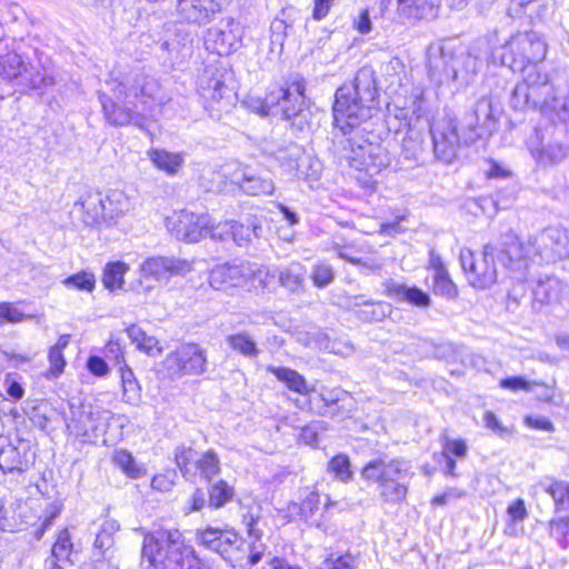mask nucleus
I'll use <instances>...</instances> for the list:
<instances>
[{
	"mask_svg": "<svg viewBox=\"0 0 569 569\" xmlns=\"http://www.w3.org/2000/svg\"><path fill=\"white\" fill-rule=\"evenodd\" d=\"M142 536L141 559L153 569H201L191 547L186 546L178 529H137Z\"/></svg>",
	"mask_w": 569,
	"mask_h": 569,
	"instance_id": "obj_4",
	"label": "nucleus"
},
{
	"mask_svg": "<svg viewBox=\"0 0 569 569\" xmlns=\"http://www.w3.org/2000/svg\"><path fill=\"white\" fill-rule=\"evenodd\" d=\"M233 497V488L230 487L226 481L219 480L211 485L209 489V506L213 508H220L230 501Z\"/></svg>",
	"mask_w": 569,
	"mask_h": 569,
	"instance_id": "obj_45",
	"label": "nucleus"
},
{
	"mask_svg": "<svg viewBox=\"0 0 569 569\" xmlns=\"http://www.w3.org/2000/svg\"><path fill=\"white\" fill-rule=\"evenodd\" d=\"M507 515L513 523L522 522L528 517L525 501L519 498L511 502L507 508Z\"/></svg>",
	"mask_w": 569,
	"mask_h": 569,
	"instance_id": "obj_63",
	"label": "nucleus"
},
{
	"mask_svg": "<svg viewBox=\"0 0 569 569\" xmlns=\"http://www.w3.org/2000/svg\"><path fill=\"white\" fill-rule=\"evenodd\" d=\"M378 92L375 72L363 67L356 73L350 84H343L336 91L333 122L347 134L351 129L372 118L378 110Z\"/></svg>",
	"mask_w": 569,
	"mask_h": 569,
	"instance_id": "obj_3",
	"label": "nucleus"
},
{
	"mask_svg": "<svg viewBox=\"0 0 569 569\" xmlns=\"http://www.w3.org/2000/svg\"><path fill=\"white\" fill-rule=\"evenodd\" d=\"M399 11L413 19H427L435 16L431 0H398Z\"/></svg>",
	"mask_w": 569,
	"mask_h": 569,
	"instance_id": "obj_28",
	"label": "nucleus"
},
{
	"mask_svg": "<svg viewBox=\"0 0 569 569\" xmlns=\"http://www.w3.org/2000/svg\"><path fill=\"white\" fill-rule=\"evenodd\" d=\"M128 270V264L122 261L107 263L102 277L104 287L109 290L121 288L123 283V277Z\"/></svg>",
	"mask_w": 569,
	"mask_h": 569,
	"instance_id": "obj_36",
	"label": "nucleus"
},
{
	"mask_svg": "<svg viewBox=\"0 0 569 569\" xmlns=\"http://www.w3.org/2000/svg\"><path fill=\"white\" fill-rule=\"evenodd\" d=\"M243 523L247 527L248 537L251 539L248 545V560L253 566L261 560L266 551V545L261 541L262 531L257 528L258 518L251 513L244 515Z\"/></svg>",
	"mask_w": 569,
	"mask_h": 569,
	"instance_id": "obj_25",
	"label": "nucleus"
},
{
	"mask_svg": "<svg viewBox=\"0 0 569 569\" xmlns=\"http://www.w3.org/2000/svg\"><path fill=\"white\" fill-rule=\"evenodd\" d=\"M258 229L260 228L257 226H244L232 220V232L230 239L240 247L247 246L251 241L252 233H256Z\"/></svg>",
	"mask_w": 569,
	"mask_h": 569,
	"instance_id": "obj_57",
	"label": "nucleus"
},
{
	"mask_svg": "<svg viewBox=\"0 0 569 569\" xmlns=\"http://www.w3.org/2000/svg\"><path fill=\"white\" fill-rule=\"evenodd\" d=\"M91 420V413L87 411H79L77 416L74 415L70 422L67 423V428L73 433L77 438L87 439L90 437V431H93V426H88V422Z\"/></svg>",
	"mask_w": 569,
	"mask_h": 569,
	"instance_id": "obj_46",
	"label": "nucleus"
},
{
	"mask_svg": "<svg viewBox=\"0 0 569 569\" xmlns=\"http://www.w3.org/2000/svg\"><path fill=\"white\" fill-rule=\"evenodd\" d=\"M269 370L277 377L278 380L286 383L290 390L300 395H307L309 392L306 379L296 370L284 367L270 368Z\"/></svg>",
	"mask_w": 569,
	"mask_h": 569,
	"instance_id": "obj_31",
	"label": "nucleus"
},
{
	"mask_svg": "<svg viewBox=\"0 0 569 569\" xmlns=\"http://www.w3.org/2000/svg\"><path fill=\"white\" fill-rule=\"evenodd\" d=\"M468 451L467 443L462 439L451 440L446 438L442 456H456L457 458L466 457Z\"/></svg>",
	"mask_w": 569,
	"mask_h": 569,
	"instance_id": "obj_61",
	"label": "nucleus"
},
{
	"mask_svg": "<svg viewBox=\"0 0 569 569\" xmlns=\"http://www.w3.org/2000/svg\"><path fill=\"white\" fill-rule=\"evenodd\" d=\"M468 127L470 133L468 134V139L465 140L466 143L473 142L478 138L481 137V133L478 131L479 126L490 130L492 122V104L491 100L482 97L480 98L472 114L469 116Z\"/></svg>",
	"mask_w": 569,
	"mask_h": 569,
	"instance_id": "obj_23",
	"label": "nucleus"
},
{
	"mask_svg": "<svg viewBox=\"0 0 569 569\" xmlns=\"http://www.w3.org/2000/svg\"><path fill=\"white\" fill-rule=\"evenodd\" d=\"M549 101L550 110L545 111L543 116L552 122L560 121L569 124V94L558 97L553 92Z\"/></svg>",
	"mask_w": 569,
	"mask_h": 569,
	"instance_id": "obj_38",
	"label": "nucleus"
},
{
	"mask_svg": "<svg viewBox=\"0 0 569 569\" xmlns=\"http://www.w3.org/2000/svg\"><path fill=\"white\" fill-rule=\"evenodd\" d=\"M191 271V263L186 259L176 257H151L146 259L139 268L140 286L143 280H153L167 283L172 277L184 276Z\"/></svg>",
	"mask_w": 569,
	"mask_h": 569,
	"instance_id": "obj_12",
	"label": "nucleus"
},
{
	"mask_svg": "<svg viewBox=\"0 0 569 569\" xmlns=\"http://www.w3.org/2000/svg\"><path fill=\"white\" fill-rule=\"evenodd\" d=\"M163 367L171 378L202 375L207 370L206 350L198 343H182L167 355Z\"/></svg>",
	"mask_w": 569,
	"mask_h": 569,
	"instance_id": "obj_10",
	"label": "nucleus"
},
{
	"mask_svg": "<svg viewBox=\"0 0 569 569\" xmlns=\"http://www.w3.org/2000/svg\"><path fill=\"white\" fill-rule=\"evenodd\" d=\"M229 77L228 70L219 61L208 63L199 76L198 90L212 118L219 119L234 103L233 89L227 84Z\"/></svg>",
	"mask_w": 569,
	"mask_h": 569,
	"instance_id": "obj_7",
	"label": "nucleus"
},
{
	"mask_svg": "<svg viewBox=\"0 0 569 569\" xmlns=\"http://www.w3.org/2000/svg\"><path fill=\"white\" fill-rule=\"evenodd\" d=\"M523 251L517 234L512 230H508L501 234L497 243L485 244L482 252L462 249L459 259L469 284L485 290L497 282L495 254L505 267L512 268L515 263L522 261L527 254Z\"/></svg>",
	"mask_w": 569,
	"mask_h": 569,
	"instance_id": "obj_2",
	"label": "nucleus"
},
{
	"mask_svg": "<svg viewBox=\"0 0 569 569\" xmlns=\"http://www.w3.org/2000/svg\"><path fill=\"white\" fill-rule=\"evenodd\" d=\"M199 470L208 481L220 471L219 459L214 451L209 450L198 458L194 472Z\"/></svg>",
	"mask_w": 569,
	"mask_h": 569,
	"instance_id": "obj_49",
	"label": "nucleus"
},
{
	"mask_svg": "<svg viewBox=\"0 0 569 569\" xmlns=\"http://www.w3.org/2000/svg\"><path fill=\"white\" fill-rule=\"evenodd\" d=\"M114 549V539L98 532L93 542L92 569H119Z\"/></svg>",
	"mask_w": 569,
	"mask_h": 569,
	"instance_id": "obj_21",
	"label": "nucleus"
},
{
	"mask_svg": "<svg viewBox=\"0 0 569 569\" xmlns=\"http://www.w3.org/2000/svg\"><path fill=\"white\" fill-rule=\"evenodd\" d=\"M72 550L73 543L70 532L64 528L58 532L57 539L51 548V556L48 559H54L57 561L66 559L70 561Z\"/></svg>",
	"mask_w": 569,
	"mask_h": 569,
	"instance_id": "obj_43",
	"label": "nucleus"
},
{
	"mask_svg": "<svg viewBox=\"0 0 569 569\" xmlns=\"http://www.w3.org/2000/svg\"><path fill=\"white\" fill-rule=\"evenodd\" d=\"M148 154L152 163L168 174H176L183 163L181 153L169 152L162 149H151Z\"/></svg>",
	"mask_w": 569,
	"mask_h": 569,
	"instance_id": "obj_26",
	"label": "nucleus"
},
{
	"mask_svg": "<svg viewBox=\"0 0 569 569\" xmlns=\"http://www.w3.org/2000/svg\"><path fill=\"white\" fill-rule=\"evenodd\" d=\"M219 9L220 4L214 0H177V11L188 23H206Z\"/></svg>",
	"mask_w": 569,
	"mask_h": 569,
	"instance_id": "obj_18",
	"label": "nucleus"
},
{
	"mask_svg": "<svg viewBox=\"0 0 569 569\" xmlns=\"http://www.w3.org/2000/svg\"><path fill=\"white\" fill-rule=\"evenodd\" d=\"M251 269L244 264H220L209 276V283L214 290H228L242 286L249 278Z\"/></svg>",
	"mask_w": 569,
	"mask_h": 569,
	"instance_id": "obj_17",
	"label": "nucleus"
},
{
	"mask_svg": "<svg viewBox=\"0 0 569 569\" xmlns=\"http://www.w3.org/2000/svg\"><path fill=\"white\" fill-rule=\"evenodd\" d=\"M550 535L558 539L565 548L567 546V535H569V517L553 519L549 525Z\"/></svg>",
	"mask_w": 569,
	"mask_h": 569,
	"instance_id": "obj_58",
	"label": "nucleus"
},
{
	"mask_svg": "<svg viewBox=\"0 0 569 569\" xmlns=\"http://www.w3.org/2000/svg\"><path fill=\"white\" fill-rule=\"evenodd\" d=\"M545 490L552 498L556 512H569V482L553 481Z\"/></svg>",
	"mask_w": 569,
	"mask_h": 569,
	"instance_id": "obj_41",
	"label": "nucleus"
},
{
	"mask_svg": "<svg viewBox=\"0 0 569 569\" xmlns=\"http://www.w3.org/2000/svg\"><path fill=\"white\" fill-rule=\"evenodd\" d=\"M361 297H355V306L363 307L359 311V318L365 321H380L388 312H390V305L385 302H375L371 300H361Z\"/></svg>",
	"mask_w": 569,
	"mask_h": 569,
	"instance_id": "obj_33",
	"label": "nucleus"
},
{
	"mask_svg": "<svg viewBox=\"0 0 569 569\" xmlns=\"http://www.w3.org/2000/svg\"><path fill=\"white\" fill-rule=\"evenodd\" d=\"M306 81L299 73H291L282 86L268 91L261 101L259 112L262 116L280 117L292 121L298 130L307 124Z\"/></svg>",
	"mask_w": 569,
	"mask_h": 569,
	"instance_id": "obj_6",
	"label": "nucleus"
},
{
	"mask_svg": "<svg viewBox=\"0 0 569 569\" xmlns=\"http://www.w3.org/2000/svg\"><path fill=\"white\" fill-rule=\"evenodd\" d=\"M530 76V91L529 100L531 109H539L543 114L545 111H549V100L555 91L549 78L546 73H541L537 67L527 72Z\"/></svg>",
	"mask_w": 569,
	"mask_h": 569,
	"instance_id": "obj_20",
	"label": "nucleus"
},
{
	"mask_svg": "<svg viewBox=\"0 0 569 569\" xmlns=\"http://www.w3.org/2000/svg\"><path fill=\"white\" fill-rule=\"evenodd\" d=\"M319 397L326 407V409L320 413L323 416L329 415L331 417L338 416L340 410L345 408L346 402L350 400L349 395L341 389L325 390L319 395Z\"/></svg>",
	"mask_w": 569,
	"mask_h": 569,
	"instance_id": "obj_29",
	"label": "nucleus"
},
{
	"mask_svg": "<svg viewBox=\"0 0 569 569\" xmlns=\"http://www.w3.org/2000/svg\"><path fill=\"white\" fill-rule=\"evenodd\" d=\"M27 67L22 58L16 52H8L0 56V76L7 80L23 78Z\"/></svg>",
	"mask_w": 569,
	"mask_h": 569,
	"instance_id": "obj_27",
	"label": "nucleus"
},
{
	"mask_svg": "<svg viewBox=\"0 0 569 569\" xmlns=\"http://www.w3.org/2000/svg\"><path fill=\"white\" fill-rule=\"evenodd\" d=\"M305 268L299 262H292L279 271V281L289 291L299 290L305 281Z\"/></svg>",
	"mask_w": 569,
	"mask_h": 569,
	"instance_id": "obj_32",
	"label": "nucleus"
},
{
	"mask_svg": "<svg viewBox=\"0 0 569 569\" xmlns=\"http://www.w3.org/2000/svg\"><path fill=\"white\" fill-rule=\"evenodd\" d=\"M169 232L178 240L196 243L203 239L210 228V216L181 210L166 219Z\"/></svg>",
	"mask_w": 569,
	"mask_h": 569,
	"instance_id": "obj_11",
	"label": "nucleus"
},
{
	"mask_svg": "<svg viewBox=\"0 0 569 569\" xmlns=\"http://www.w3.org/2000/svg\"><path fill=\"white\" fill-rule=\"evenodd\" d=\"M232 232V220H227L223 222H219L214 224L212 219L210 218V228H208V233L211 239L219 241H228L231 238Z\"/></svg>",
	"mask_w": 569,
	"mask_h": 569,
	"instance_id": "obj_59",
	"label": "nucleus"
},
{
	"mask_svg": "<svg viewBox=\"0 0 569 569\" xmlns=\"http://www.w3.org/2000/svg\"><path fill=\"white\" fill-rule=\"evenodd\" d=\"M112 96L104 92L99 94L102 111L109 124L122 127L134 124L144 128L148 119L158 116L162 104L159 82L147 76L143 70L136 69L121 81L108 82Z\"/></svg>",
	"mask_w": 569,
	"mask_h": 569,
	"instance_id": "obj_1",
	"label": "nucleus"
},
{
	"mask_svg": "<svg viewBox=\"0 0 569 569\" xmlns=\"http://www.w3.org/2000/svg\"><path fill=\"white\" fill-rule=\"evenodd\" d=\"M558 281L557 279H546L539 281L533 289V296L540 302L549 303L557 297Z\"/></svg>",
	"mask_w": 569,
	"mask_h": 569,
	"instance_id": "obj_54",
	"label": "nucleus"
},
{
	"mask_svg": "<svg viewBox=\"0 0 569 569\" xmlns=\"http://www.w3.org/2000/svg\"><path fill=\"white\" fill-rule=\"evenodd\" d=\"M233 174L234 167L231 166L208 168L202 171L199 182L206 191L219 193L236 184Z\"/></svg>",
	"mask_w": 569,
	"mask_h": 569,
	"instance_id": "obj_22",
	"label": "nucleus"
},
{
	"mask_svg": "<svg viewBox=\"0 0 569 569\" xmlns=\"http://www.w3.org/2000/svg\"><path fill=\"white\" fill-rule=\"evenodd\" d=\"M530 76H526L523 81L519 82L513 89L510 98V104L516 110H525L531 108L529 100Z\"/></svg>",
	"mask_w": 569,
	"mask_h": 569,
	"instance_id": "obj_50",
	"label": "nucleus"
},
{
	"mask_svg": "<svg viewBox=\"0 0 569 569\" xmlns=\"http://www.w3.org/2000/svg\"><path fill=\"white\" fill-rule=\"evenodd\" d=\"M176 463L184 477L194 475L198 460V452L190 447H178L176 449Z\"/></svg>",
	"mask_w": 569,
	"mask_h": 569,
	"instance_id": "obj_42",
	"label": "nucleus"
},
{
	"mask_svg": "<svg viewBox=\"0 0 569 569\" xmlns=\"http://www.w3.org/2000/svg\"><path fill=\"white\" fill-rule=\"evenodd\" d=\"M430 133L433 141L436 157L451 163L458 153V150L468 137L461 138L457 131V124L451 119H443L435 124H430Z\"/></svg>",
	"mask_w": 569,
	"mask_h": 569,
	"instance_id": "obj_13",
	"label": "nucleus"
},
{
	"mask_svg": "<svg viewBox=\"0 0 569 569\" xmlns=\"http://www.w3.org/2000/svg\"><path fill=\"white\" fill-rule=\"evenodd\" d=\"M198 539L208 549L216 551L226 560H233V553L239 551L243 541L234 530H221L208 527L197 533Z\"/></svg>",
	"mask_w": 569,
	"mask_h": 569,
	"instance_id": "obj_16",
	"label": "nucleus"
},
{
	"mask_svg": "<svg viewBox=\"0 0 569 569\" xmlns=\"http://www.w3.org/2000/svg\"><path fill=\"white\" fill-rule=\"evenodd\" d=\"M63 284L68 288L91 292L94 289L96 279L92 273L82 271L66 278Z\"/></svg>",
	"mask_w": 569,
	"mask_h": 569,
	"instance_id": "obj_53",
	"label": "nucleus"
},
{
	"mask_svg": "<svg viewBox=\"0 0 569 569\" xmlns=\"http://www.w3.org/2000/svg\"><path fill=\"white\" fill-rule=\"evenodd\" d=\"M385 295L396 302H407L418 308H427L431 305L430 296L418 287H409L392 279L382 283Z\"/></svg>",
	"mask_w": 569,
	"mask_h": 569,
	"instance_id": "obj_19",
	"label": "nucleus"
},
{
	"mask_svg": "<svg viewBox=\"0 0 569 569\" xmlns=\"http://www.w3.org/2000/svg\"><path fill=\"white\" fill-rule=\"evenodd\" d=\"M361 478L370 486H376L379 501L397 506L406 501L412 477L410 465L401 458L382 455L369 460L360 471Z\"/></svg>",
	"mask_w": 569,
	"mask_h": 569,
	"instance_id": "obj_5",
	"label": "nucleus"
},
{
	"mask_svg": "<svg viewBox=\"0 0 569 569\" xmlns=\"http://www.w3.org/2000/svg\"><path fill=\"white\" fill-rule=\"evenodd\" d=\"M233 178L236 179L234 186L251 197L271 196L276 190L274 182L270 177L249 166H236Z\"/></svg>",
	"mask_w": 569,
	"mask_h": 569,
	"instance_id": "obj_15",
	"label": "nucleus"
},
{
	"mask_svg": "<svg viewBox=\"0 0 569 569\" xmlns=\"http://www.w3.org/2000/svg\"><path fill=\"white\" fill-rule=\"evenodd\" d=\"M526 254L522 260L539 256L547 263L569 258V234L565 229L549 227L530 237L527 244H522Z\"/></svg>",
	"mask_w": 569,
	"mask_h": 569,
	"instance_id": "obj_9",
	"label": "nucleus"
},
{
	"mask_svg": "<svg viewBox=\"0 0 569 569\" xmlns=\"http://www.w3.org/2000/svg\"><path fill=\"white\" fill-rule=\"evenodd\" d=\"M28 83L32 90H42L54 84V77L43 68V71H37L34 74L24 73L21 83Z\"/></svg>",
	"mask_w": 569,
	"mask_h": 569,
	"instance_id": "obj_56",
	"label": "nucleus"
},
{
	"mask_svg": "<svg viewBox=\"0 0 569 569\" xmlns=\"http://www.w3.org/2000/svg\"><path fill=\"white\" fill-rule=\"evenodd\" d=\"M326 565L328 569H356L357 567L356 558L350 553L339 556L335 559L329 558L326 560Z\"/></svg>",
	"mask_w": 569,
	"mask_h": 569,
	"instance_id": "obj_64",
	"label": "nucleus"
},
{
	"mask_svg": "<svg viewBox=\"0 0 569 569\" xmlns=\"http://www.w3.org/2000/svg\"><path fill=\"white\" fill-rule=\"evenodd\" d=\"M227 342L234 351L240 352L244 357L256 358L259 355L254 340L246 331L228 336Z\"/></svg>",
	"mask_w": 569,
	"mask_h": 569,
	"instance_id": "obj_37",
	"label": "nucleus"
},
{
	"mask_svg": "<svg viewBox=\"0 0 569 569\" xmlns=\"http://www.w3.org/2000/svg\"><path fill=\"white\" fill-rule=\"evenodd\" d=\"M300 163L302 166H299V170L293 174V178L306 181H317L320 178L321 164L318 160L308 156V161L302 160Z\"/></svg>",
	"mask_w": 569,
	"mask_h": 569,
	"instance_id": "obj_55",
	"label": "nucleus"
},
{
	"mask_svg": "<svg viewBox=\"0 0 569 569\" xmlns=\"http://www.w3.org/2000/svg\"><path fill=\"white\" fill-rule=\"evenodd\" d=\"M24 319V315L18 310L12 303L2 302L0 303V323L1 322H21Z\"/></svg>",
	"mask_w": 569,
	"mask_h": 569,
	"instance_id": "obj_62",
	"label": "nucleus"
},
{
	"mask_svg": "<svg viewBox=\"0 0 569 569\" xmlns=\"http://www.w3.org/2000/svg\"><path fill=\"white\" fill-rule=\"evenodd\" d=\"M428 78L437 87L450 86L458 80L456 58L447 54L439 44H432L427 51Z\"/></svg>",
	"mask_w": 569,
	"mask_h": 569,
	"instance_id": "obj_14",
	"label": "nucleus"
},
{
	"mask_svg": "<svg viewBox=\"0 0 569 569\" xmlns=\"http://www.w3.org/2000/svg\"><path fill=\"white\" fill-rule=\"evenodd\" d=\"M207 51L219 57L229 56L241 46V38H204Z\"/></svg>",
	"mask_w": 569,
	"mask_h": 569,
	"instance_id": "obj_39",
	"label": "nucleus"
},
{
	"mask_svg": "<svg viewBox=\"0 0 569 569\" xmlns=\"http://www.w3.org/2000/svg\"><path fill=\"white\" fill-rule=\"evenodd\" d=\"M273 157L282 171L291 177L297 173L299 166H302V163H300L302 160L308 161V154H306L303 149L297 143H290L279 148L273 152Z\"/></svg>",
	"mask_w": 569,
	"mask_h": 569,
	"instance_id": "obj_24",
	"label": "nucleus"
},
{
	"mask_svg": "<svg viewBox=\"0 0 569 569\" xmlns=\"http://www.w3.org/2000/svg\"><path fill=\"white\" fill-rule=\"evenodd\" d=\"M335 270L327 262H318L313 266L310 278L317 288H326L335 280Z\"/></svg>",
	"mask_w": 569,
	"mask_h": 569,
	"instance_id": "obj_52",
	"label": "nucleus"
},
{
	"mask_svg": "<svg viewBox=\"0 0 569 569\" xmlns=\"http://www.w3.org/2000/svg\"><path fill=\"white\" fill-rule=\"evenodd\" d=\"M74 207L82 211L83 222L91 226L100 221L111 222L124 216L130 211L131 202L122 190L113 189L106 196L100 191H90Z\"/></svg>",
	"mask_w": 569,
	"mask_h": 569,
	"instance_id": "obj_8",
	"label": "nucleus"
},
{
	"mask_svg": "<svg viewBox=\"0 0 569 569\" xmlns=\"http://www.w3.org/2000/svg\"><path fill=\"white\" fill-rule=\"evenodd\" d=\"M112 461L132 479H139L147 473L146 469L138 465L132 455L126 450H116L112 456Z\"/></svg>",
	"mask_w": 569,
	"mask_h": 569,
	"instance_id": "obj_35",
	"label": "nucleus"
},
{
	"mask_svg": "<svg viewBox=\"0 0 569 569\" xmlns=\"http://www.w3.org/2000/svg\"><path fill=\"white\" fill-rule=\"evenodd\" d=\"M361 150L368 167L381 170L390 164L389 153L381 146L369 143L367 147H361Z\"/></svg>",
	"mask_w": 569,
	"mask_h": 569,
	"instance_id": "obj_40",
	"label": "nucleus"
},
{
	"mask_svg": "<svg viewBox=\"0 0 569 569\" xmlns=\"http://www.w3.org/2000/svg\"><path fill=\"white\" fill-rule=\"evenodd\" d=\"M126 331L132 343H134L139 350H142L147 353H150L158 343L156 338L148 336L137 325L129 326Z\"/></svg>",
	"mask_w": 569,
	"mask_h": 569,
	"instance_id": "obj_48",
	"label": "nucleus"
},
{
	"mask_svg": "<svg viewBox=\"0 0 569 569\" xmlns=\"http://www.w3.org/2000/svg\"><path fill=\"white\" fill-rule=\"evenodd\" d=\"M177 475L172 470L159 473L151 480V487L160 492H168L172 489L176 483Z\"/></svg>",
	"mask_w": 569,
	"mask_h": 569,
	"instance_id": "obj_60",
	"label": "nucleus"
},
{
	"mask_svg": "<svg viewBox=\"0 0 569 569\" xmlns=\"http://www.w3.org/2000/svg\"><path fill=\"white\" fill-rule=\"evenodd\" d=\"M328 471L333 473L335 478L341 482H349L353 477L350 459L343 453L331 458L328 462Z\"/></svg>",
	"mask_w": 569,
	"mask_h": 569,
	"instance_id": "obj_44",
	"label": "nucleus"
},
{
	"mask_svg": "<svg viewBox=\"0 0 569 569\" xmlns=\"http://www.w3.org/2000/svg\"><path fill=\"white\" fill-rule=\"evenodd\" d=\"M27 465L18 448L7 445L0 450V469L4 472L22 471Z\"/></svg>",
	"mask_w": 569,
	"mask_h": 569,
	"instance_id": "obj_34",
	"label": "nucleus"
},
{
	"mask_svg": "<svg viewBox=\"0 0 569 569\" xmlns=\"http://www.w3.org/2000/svg\"><path fill=\"white\" fill-rule=\"evenodd\" d=\"M432 291L435 295L446 297L447 299H453L457 297L458 289L451 280L448 271L442 273L438 272L432 276Z\"/></svg>",
	"mask_w": 569,
	"mask_h": 569,
	"instance_id": "obj_47",
	"label": "nucleus"
},
{
	"mask_svg": "<svg viewBox=\"0 0 569 569\" xmlns=\"http://www.w3.org/2000/svg\"><path fill=\"white\" fill-rule=\"evenodd\" d=\"M540 164L549 166L561 162L568 154V148L560 142H551L532 151Z\"/></svg>",
	"mask_w": 569,
	"mask_h": 569,
	"instance_id": "obj_30",
	"label": "nucleus"
},
{
	"mask_svg": "<svg viewBox=\"0 0 569 569\" xmlns=\"http://www.w3.org/2000/svg\"><path fill=\"white\" fill-rule=\"evenodd\" d=\"M409 127H411L410 122ZM421 136L418 132L413 131L412 128H409L408 131L406 132V136L402 139L401 154L405 157V159L412 160L413 158H417V156L421 151Z\"/></svg>",
	"mask_w": 569,
	"mask_h": 569,
	"instance_id": "obj_51",
	"label": "nucleus"
}]
</instances>
